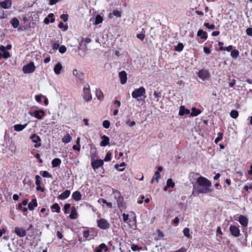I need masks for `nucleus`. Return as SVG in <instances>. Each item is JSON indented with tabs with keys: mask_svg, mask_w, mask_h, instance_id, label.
I'll return each mask as SVG.
<instances>
[{
	"mask_svg": "<svg viewBox=\"0 0 252 252\" xmlns=\"http://www.w3.org/2000/svg\"><path fill=\"white\" fill-rule=\"evenodd\" d=\"M196 182L200 187L202 192L204 193H210L213 192L211 182L205 177L200 176L196 180Z\"/></svg>",
	"mask_w": 252,
	"mask_h": 252,
	"instance_id": "f257e3e1",
	"label": "nucleus"
},
{
	"mask_svg": "<svg viewBox=\"0 0 252 252\" xmlns=\"http://www.w3.org/2000/svg\"><path fill=\"white\" fill-rule=\"evenodd\" d=\"M146 94V90L143 87H140L138 89H135L132 93L131 95L133 98L137 99L144 96Z\"/></svg>",
	"mask_w": 252,
	"mask_h": 252,
	"instance_id": "f03ea898",
	"label": "nucleus"
},
{
	"mask_svg": "<svg viewBox=\"0 0 252 252\" xmlns=\"http://www.w3.org/2000/svg\"><path fill=\"white\" fill-rule=\"evenodd\" d=\"M83 97L86 102L90 101L92 100V95L90 91V87L89 84H86L83 89Z\"/></svg>",
	"mask_w": 252,
	"mask_h": 252,
	"instance_id": "7ed1b4c3",
	"label": "nucleus"
},
{
	"mask_svg": "<svg viewBox=\"0 0 252 252\" xmlns=\"http://www.w3.org/2000/svg\"><path fill=\"white\" fill-rule=\"evenodd\" d=\"M114 196L117 201V205L119 208L123 206L124 197L119 191L117 190L113 192Z\"/></svg>",
	"mask_w": 252,
	"mask_h": 252,
	"instance_id": "20e7f679",
	"label": "nucleus"
},
{
	"mask_svg": "<svg viewBox=\"0 0 252 252\" xmlns=\"http://www.w3.org/2000/svg\"><path fill=\"white\" fill-rule=\"evenodd\" d=\"M35 67L33 63L31 62L23 67V71L25 73H32L35 70Z\"/></svg>",
	"mask_w": 252,
	"mask_h": 252,
	"instance_id": "39448f33",
	"label": "nucleus"
},
{
	"mask_svg": "<svg viewBox=\"0 0 252 252\" xmlns=\"http://www.w3.org/2000/svg\"><path fill=\"white\" fill-rule=\"evenodd\" d=\"M97 226L101 229H107L109 227L110 224L106 220L101 219L97 221Z\"/></svg>",
	"mask_w": 252,
	"mask_h": 252,
	"instance_id": "423d86ee",
	"label": "nucleus"
},
{
	"mask_svg": "<svg viewBox=\"0 0 252 252\" xmlns=\"http://www.w3.org/2000/svg\"><path fill=\"white\" fill-rule=\"evenodd\" d=\"M210 73L208 70L204 69L200 70L198 73V77L202 80H205L210 77Z\"/></svg>",
	"mask_w": 252,
	"mask_h": 252,
	"instance_id": "0eeeda50",
	"label": "nucleus"
},
{
	"mask_svg": "<svg viewBox=\"0 0 252 252\" xmlns=\"http://www.w3.org/2000/svg\"><path fill=\"white\" fill-rule=\"evenodd\" d=\"M29 114L32 116H34L39 120L42 119V117L45 115V112L42 110H35L33 112H30Z\"/></svg>",
	"mask_w": 252,
	"mask_h": 252,
	"instance_id": "6e6552de",
	"label": "nucleus"
},
{
	"mask_svg": "<svg viewBox=\"0 0 252 252\" xmlns=\"http://www.w3.org/2000/svg\"><path fill=\"white\" fill-rule=\"evenodd\" d=\"M92 166L94 170L98 168L103 164V160L101 159H92L91 162Z\"/></svg>",
	"mask_w": 252,
	"mask_h": 252,
	"instance_id": "1a4fd4ad",
	"label": "nucleus"
},
{
	"mask_svg": "<svg viewBox=\"0 0 252 252\" xmlns=\"http://www.w3.org/2000/svg\"><path fill=\"white\" fill-rule=\"evenodd\" d=\"M14 232L19 237H23L27 234L26 231L23 228L16 227L14 229Z\"/></svg>",
	"mask_w": 252,
	"mask_h": 252,
	"instance_id": "9d476101",
	"label": "nucleus"
},
{
	"mask_svg": "<svg viewBox=\"0 0 252 252\" xmlns=\"http://www.w3.org/2000/svg\"><path fill=\"white\" fill-rule=\"evenodd\" d=\"M231 234L234 237H238L240 235V230L238 227L236 226L231 225L229 228Z\"/></svg>",
	"mask_w": 252,
	"mask_h": 252,
	"instance_id": "9b49d317",
	"label": "nucleus"
},
{
	"mask_svg": "<svg viewBox=\"0 0 252 252\" xmlns=\"http://www.w3.org/2000/svg\"><path fill=\"white\" fill-rule=\"evenodd\" d=\"M119 76L120 79V82L122 84H125L127 80V74L126 71H122L119 72Z\"/></svg>",
	"mask_w": 252,
	"mask_h": 252,
	"instance_id": "f8f14e48",
	"label": "nucleus"
},
{
	"mask_svg": "<svg viewBox=\"0 0 252 252\" xmlns=\"http://www.w3.org/2000/svg\"><path fill=\"white\" fill-rule=\"evenodd\" d=\"M11 5L12 2L10 0H5L0 2V6L4 9H8Z\"/></svg>",
	"mask_w": 252,
	"mask_h": 252,
	"instance_id": "ddd939ff",
	"label": "nucleus"
},
{
	"mask_svg": "<svg viewBox=\"0 0 252 252\" xmlns=\"http://www.w3.org/2000/svg\"><path fill=\"white\" fill-rule=\"evenodd\" d=\"M73 75L75 76L79 80L82 81L83 78L84 74L80 71L74 69L72 71Z\"/></svg>",
	"mask_w": 252,
	"mask_h": 252,
	"instance_id": "4468645a",
	"label": "nucleus"
},
{
	"mask_svg": "<svg viewBox=\"0 0 252 252\" xmlns=\"http://www.w3.org/2000/svg\"><path fill=\"white\" fill-rule=\"evenodd\" d=\"M238 221H239L240 224L244 226H247L248 225V220L246 217L243 215L239 216Z\"/></svg>",
	"mask_w": 252,
	"mask_h": 252,
	"instance_id": "2eb2a0df",
	"label": "nucleus"
},
{
	"mask_svg": "<svg viewBox=\"0 0 252 252\" xmlns=\"http://www.w3.org/2000/svg\"><path fill=\"white\" fill-rule=\"evenodd\" d=\"M190 113V111L185 108L184 106H181L179 109V115L180 116H183L185 114H189Z\"/></svg>",
	"mask_w": 252,
	"mask_h": 252,
	"instance_id": "dca6fc26",
	"label": "nucleus"
},
{
	"mask_svg": "<svg viewBox=\"0 0 252 252\" xmlns=\"http://www.w3.org/2000/svg\"><path fill=\"white\" fill-rule=\"evenodd\" d=\"M62 69L63 66L60 63H58L54 68V71L56 75L60 74Z\"/></svg>",
	"mask_w": 252,
	"mask_h": 252,
	"instance_id": "f3484780",
	"label": "nucleus"
},
{
	"mask_svg": "<svg viewBox=\"0 0 252 252\" xmlns=\"http://www.w3.org/2000/svg\"><path fill=\"white\" fill-rule=\"evenodd\" d=\"M37 206V203L35 198L32 199V201L28 204V208L30 210L32 211Z\"/></svg>",
	"mask_w": 252,
	"mask_h": 252,
	"instance_id": "a211bd4d",
	"label": "nucleus"
},
{
	"mask_svg": "<svg viewBox=\"0 0 252 252\" xmlns=\"http://www.w3.org/2000/svg\"><path fill=\"white\" fill-rule=\"evenodd\" d=\"M103 17L101 16L100 15H97L94 19H91V21L93 22H94V24L96 25L101 23L103 21Z\"/></svg>",
	"mask_w": 252,
	"mask_h": 252,
	"instance_id": "6ab92c4d",
	"label": "nucleus"
},
{
	"mask_svg": "<svg viewBox=\"0 0 252 252\" xmlns=\"http://www.w3.org/2000/svg\"><path fill=\"white\" fill-rule=\"evenodd\" d=\"M102 140L100 142V146L102 147H104L107 146L109 143V139L108 137L106 136V135H103L102 136Z\"/></svg>",
	"mask_w": 252,
	"mask_h": 252,
	"instance_id": "aec40b11",
	"label": "nucleus"
},
{
	"mask_svg": "<svg viewBox=\"0 0 252 252\" xmlns=\"http://www.w3.org/2000/svg\"><path fill=\"white\" fill-rule=\"evenodd\" d=\"M28 124H26L25 125H22L20 124H17L14 126L13 127L15 131H21L23 130L27 126Z\"/></svg>",
	"mask_w": 252,
	"mask_h": 252,
	"instance_id": "412c9836",
	"label": "nucleus"
},
{
	"mask_svg": "<svg viewBox=\"0 0 252 252\" xmlns=\"http://www.w3.org/2000/svg\"><path fill=\"white\" fill-rule=\"evenodd\" d=\"M70 194V191L68 190H66L59 195V198L60 199L64 200L68 198Z\"/></svg>",
	"mask_w": 252,
	"mask_h": 252,
	"instance_id": "4be33fe9",
	"label": "nucleus"
},
{
	"mask_svg": "<svg viewBox=\"0 0 252 252\" xmlns=\"http://www.w3.org/2000/svg\"><path fill=\"white\" fill-rule=\"evenodd\" d=\"M53 16H54V14L53 13H50L48 15V17H46L44 20V23L45 24H48L49 23V22H50V20H49V19L50 18L51 20H50V22L51 23H53L55 21V19L53 18Z\"/></svg>",
	"mask_w": 252,
	"mask_h": 252,
	"instance_id": "5701e85b",
	"label": "nucleus"
},
{
	"mask_svg": "<svg viewBox=\"0 0 252 252\" xmlns=\"http://www.w3.org/2000/svg\"><path fill=\"white\" fill-rule=\"evenodd\" d=\"M82 195L80 192L78 191H76L74 192L72 194V198L73 199H74L75 201H79L81 199Z\"/></svg>",
	"mask_w": 252,
	"mask_h": 252,
	"instance_id": "b1692460",
	"label": "nucleus"
},
{
	"mask_svg": "<svg viewBox=\"0 0 252 252\" xmlns=\"http://www.w3.org/2000/svg\"><path fill=\"white\" fill-rule=\"evenodd\" d=\"M197 35L200 36L203 39H206L207 38L206 32L203 31L202 30H199L198 31Z\"/></svg>",
	"mask_w": 252,
	"mask_h": 252,
	"instance_id": "393cba45",
	"label": "nucleus"
},
{
	"mask_svg": "<svg viewBox=\"0 0 252 252\" xmlns=\"http://www.w3.org/2000/svg\"><path fill=\"white\" fill-rule=\"evenodd\" d=\"M10 24L14 28H17L19 25V21L16 18L14 17L11 20Z\"/></svg>",
	"mask_w": 252,
	"mask_h": 252,
	"instance_id": "a878e982",
	"label": "nucleus"
},
{
	"mask_svg": "<svg viewBox=\"0 0 252 252\" xmlns=\"http://www.w3.org/2000/svg\"><path fill=\"white\" fill-rule=\"evenodd\" d=\"M72 139V137L69 135V134H66L62 138L63 142L64 143H68L71 141Z\"/></svg>",
	"mask_w": 252,
	"mask_h": 252,
	"instance_id": "bb28decb",
	"label": "nucleus"
},
{
	"mask_svg": "<svg viewBox=\"0 0 252 252\" xmlns=\"http://www.w3.org/2000/svg\"><path fill=\"white\" fill-rule=\"evenodd\" d=\"M95 94L96 96L99 100H102L104 97L103 93L99 89H96Z\"/></svg>",
	"mask_w": 252,
	"mask_h": 252,
	"instance_id": "cd10ccee",
	"label": "nucleus"
},
{
	"mask_svg": "<svg viewBox=\"0 0 252 252\" xmlns=\"http://www.w3.org/2000/svg\"><path fill=\"white\" fill-rule=\"evenodd\" d=\"M201 113V111L195 107H192L190 115L193 117L197 116Z\"/></svg>",
	"mask_w": 252,
	"mask_h": 252,
	"instance_id": "c85d7f7f",
	"label": "nucleus"
},
{
	"mask_svg": "<svg viewBox=\"0 0 252 252\" xmlns=\"http://www.w3.org/2000/svg\"><path fill=\"white\" fill-rule=\"evenodd\" d=\"M30 138L32 140V141L35 143H38L41 140L39 136L36 135L35 134H32Z\"/></svg>",
	"mask_w": 252,
	"mask_h": 252,
	"instance_id": "c756f323",
	"label": "nucleus"
},
{
	"mask_svg": "<svg viewBox=\"0 0 252 252\" xmlns=\"http://www.w3.org/2000/svg\"><path fill=\"white\" fill-rule=\"evenodd\" d=\"M61 163V159L58 158H56L52 161V164L53 167H56L59 166Z\"/></svg>",
	"mask_w": 252,
	"mask_h": 252,
	"instance_id": "7c9ffc66",
	"label": "nucleus"
},
{
	"mask_svg": "<svg viewBox=\"0 0 252 252\" xmlns=\"http://www.w3.org/2000/svg\"><path fill=\"white\" fill-rule=\"evenodd\" d=\"M69 218L71 219H75L77 218V212L74 207L71 208V212L69 215Z\"/></svg>",
	"mask_w": 252,
	"mask_h": 252,
	"instance_id": "2f4dec72",
	"label": "nucleus"
},
{
	"mask_svg": "<svg viewBox=\"0 0 252 252\" xmlns=\"http://www.w3.org/2000/svg\"><path fill=\"white\" fill-rule=\"evenodd\" d=\"M102 250H104L105 252H107L108 251L107 247L104 243L101 244L99 245V248L96 250V252H101Z\"/></svg>",
	"mask_w": 252,
	"mask_h": 252,
	"instance_id": "473e14b6",
	"label": "nucleus"
},
{
	"mask_svg": "<svg viewBox=\"0 0 252 252\" xmlns=\"http://www.w3.org/2000/svg\"><path fill=\"white\" fill-rule=\"evenodd\" d=\"M12 48V46L10 44H8L6 46H4L3 45H1L0 46V51H5L6 50H10Z\"/></svg>",
	"mask_w": 252,
	"mask_h": 252,
	"instance_id": "72a5a7b5",
	"label": "nucleus"
},
{
	"mask_svg": "<svg viewBox=\"0 0 252 252\" xmlns=\"http://www.w3.org/2000/svg\"><path fill=\"white\" fill-rule=\"evenodd\" d=\"M200 193H203L202 192L201 189H196L195 187L194 186L192 194L194 196H198Z\"/></svg>",
	"mask_w": 252,
	"mask_h": 252,
	"instance_id": "f704fd0d",
	"label": "nucleus"
},
{
	"mask_svg": "<svg viewBox=\"0 0 252 252\" xmlns=\"http://www.w3.org/2000/svg\"><path fill=\"white\" fill-rule=\"evenodd\" d=\"M183 233L184 236L188 237V238H189L191 237L190 234L189 233V228L186 227L183 230Z\"/></svg>",
	"mask_w": 252,
	"mask_h": 252,
	"instance_id": "c9c22d12",
	"label": "nucleus"
},
{
	"mask_svg": "<svg viewBox=\"0 0 252 252\" xmlns=\"http://www.w3.org/2000/svg\"><path fill=\"white\" fill-rule=\"evenodd\" d=\"M239 52L237 50H232L231 51V54H230L231 56L234 58H237L239 56Z\"/></svg>",
	"mask_w": 252,
	"mask_h": 252,
	"instance_id": "e433bc0d",
	"label": "nucleus"
},
{
	"mask_svg": "<svg viewBox=\"0 0 252 252\" xmlns=\"http://www.w3.org/2000/svg\"><path fill=\"white\" fill-rule=\"evenodd\" d=\"M184 48V45L182 43H179L178 44L177 46H176L175 48V50L176 51L181 52L183 50Z\"/></svg>",
	"mask_w": 252,
	"mask_h": 252,
	"instance_id": "4c0bfd02",
	"label": "nucleus"
},
{
	"mask_svg": "<svg viewBox=\"0 0 252 252\" xmlns=\"http://www.w3.org/2000/svg\"><path fill=\"white\" fill-rule=\"evenodd\" d=\"M166 185L167 186V187L173 188L175 186V184L173 182V180L172 179H169L167 181Z\"/></svg>",
	"mask_w": 252,
	"mask_h": 252,
	"instance_id": "58836bf2",
	"label": "nucleus"
},
{
	"mask_svg": "<svg viewBox=\"0 0 252 252\" xmlns=\"http://www.w3.org/2000/svg\"><path fill=\"white\" fill-rule=\"evenodd\" d=\"M154 96L156 101H158L159 98L161 97V93L160 92L155 91L154 93Z\"/></svg>",
	"mask_w": 252,
	"mask_h": 252,
	"instance_id": "ea45409f",
	"label": "nucleus"
},
{
	"mask_svg": "<svg viewBox=\"0 0 252 252\" xmlns=\"http://www.w3.org/2000/svg\"><path fill=\"white\" fill-rule=\"evenodd\" d=\"M51 208L53 210H55L57 213H59L60 211V207L57 203L53 204Z\"/></svg>",
	"mask_w": 252,
	"mask_h": 252,
	"instance_id": "a19ab883",
	"label": "nucleus"
},
{
	"mask_svg": "<svg viewBox=\"0 0 252 252\" xmlns=\"http://www.w3.org/2000/svg\"><path fill=\"white\" fill-rule=\"evenodd\" d=\"M230 116L232 118L236 119L238 116V112L236 110H232L230 112Z\"/></svg>",
	"mask_w": 252,
	"mask_h": 252,
	"instance_id": "79ce46f5",
	"label": "nucleus"
},
{
	"mask_svg": "<svg viewBox=\"0 0 252 252\" xmlns=\"http://www.w3.org/2000/svg\"><path fill=\"white\" fill-rule=\"evenodd\" d=\"M1 52L2 56H3V58L6 59H8V58L10 57L11 55H10L9 52H8V51L5 50V51H1Z\"/></svg>",
	"mask_w": 252,
	"mask_h": 252,
	"instance_id": "37998d69",
	"label": "nucleus"
},
{
	"mask_svg": "<svg viewBox=\"0 0 252 252\" xmlns=\"http://www.w3.org/2000/svg\"><path fill=\"white\" fill-rule=\"evenodd\" d=\"M204 26L209 29L214 30L216 28L214 24L210 25L208 23H205Z\"/></svg>",
	"mask_w": 252,
	"mask_h": 252,
	"instance_id": "c03bdc74",
	"label": "nucleus"
},
{
	"mask_svg": "<svg viewBox=\"0 0 252 252\" xmlns=\"http://www.w3.org/2000/svg\"><path fill=\"white\" fill-rule=\"evenodd\" d=\"M43 177L45 178H51L52 177L51 174H50L48 172L46 171H43L42 174H40Z\"/></svg>",
	"mask_w": 252,
	"mask_h": 252,
	"instance_id": "a18cd8bd",
	"label": "nucleus"
},
{
	"mask_svg": "<svg viewBox=\"0 0 252 252\" xmlns=\"http://www.w3.org/2000/svg\"><path fill=\"white\" fill-rule=\"evenodd\" d=\"M153 178L157 181V182H158V180L160 178V173H158V171H156L155 172V175Z\"/></svg>",
	"mask_w": 252,
	"mask_h": 252,
	"instance_id": "49530a36",
	"label": "nucleus"
},
{
	"mask_svg": "<svg viewBox=\"0 0 252 252\" xmlns=\"http://www.w3.org/2000/svg\"><path fill=\"white\" fill-rule=\"evenodd\" d=\"M59 51L60 53H61V54H63L66 52V48L65 47V46L62 45V46H60Z\"/></svg>",
	"mask_w": 252,
	"mask_h": 252,
	"instance_id": "de8ad7c7",
	"label": "nucleus"
},
{
	"mask_svg": "<svg viewBox=\"0 0 252 252\" xmlns=\"http://www.w3.org/2000/svg\"><path fill=\"white\" fill-rule=\"evenodd\" d=\"M222 139V133H220V132H219L218 134V137L215 139V142L216 143H217L218 142L220 141Z\"/></svg>",
	"mask_w": 252,
	"mask_h": 252,
	"instance_id": "09e8293b",
	"label": "nucleus"
},
{
	"mask_svg": "<svg viewBox=\"0 0 252 252\" xmlns=\"http://www.w3.org/2000/svg\"><path fill=\"white\" fill-rule=\"evenodd\" d=\"M102 125L105 128H108L110 127V123L109 121L105 120L103 122Z\"/></svg>",
	"mask_w": 252,
	"mask_h": 252,
	"instance_id": "8fccbe9b",
	"label": "nucleus"
},
{
	"mask_svg": "<svg viewBox=\"0 0 252 252\" xmlns=\"http://www.w3.org/2000/svg\"><path fill=\"white\" fill-rule=\"evenodd\" d=\"M126 123L129 126H132L135 125V122L134 121H131L130 119L127 120Z\"/></svg>",
	"mask_w": 252,
	"mask_h": 252,
	"instance_id": "3c124183",
	"label": "nucleus"
},
{
	"mask_svg": "<svg viewBox=\"0 0 252 252\" xmlns=\"http://www.w3.org/2000/svg\"><path fill=\"white\" fill-rule=\"evenodd\" d=\"M111 154L110 152H108L104 159L105 161H108L111 160Z\"/></svg>",
	"mask_w": 252,
	"mask_h": 252,
	"instance_id": "603ef678",
	"label": "nucleus"
},
{
	"mask_svg": "<svg viewBox=\"0 0 252 252\" xmlns=\"http://www.w3.org/2000/svg\"><path fill=\"white\" fill-rule=\"evenodd\" d=\"M35 179H36L35 184L36 186H39V185H40L41 184V181H40L41 178L39 175H36L35 176Z\"/></svg>",
	"mask_w": 252,
	"mask_h": 252,
	"instance_id": "864d4df0",
	"label": "nucleus"
},
{
	"mask_svg": "<svg viewBox=\"0 0 252 252\" xmlns=\"http://www.w3.org/2000/svg\"><path fill=\"white\" fill-rule=\"evenodd\" d=\"M113 14L117 17H120L121 16V12L118 10H114Z\"/></svg>",
	"mask_w": 252,
	"mask_h": 252,
	"instance_id": "5fc2aeb1",
	"label": "nucleus"
},
{
	"mask_svg": "<svg viewBox=\"0 0 252 252\" xmlns=\"http://www.w3.org/2000/svg\"><path fill=\"white\" fill-rule=\"evenodd\" d=\"M129 216H130L132 218L134 219V220L133 221L132 223H133V224H135L136 218H135V213H133V212H130L129 213Z\"/></svg>",
	"mask_w": 252,
	"mask_h": 252,
	"instance_id": "6e6d98bb",
	"label": "nucleus"
},
{
	"mask_svg": "<svg viewBox=\"0 0 252 252\" xmlns=\"http://www.w3.org/2000/svg\"><path fill=\"white\" fill-rule=\"evenodd\" d=\"M123 219V220L126 222L128 220L129 218V215L128 214H126L125 213H123L122 214Z\"/></svg>",
	"mask_w": 252,
	"mask_h": 252,
	"instance_id": "4d7b16f0",
	"label": "nucleus"
},
{
	"mask_svg": "<svg viewBox=\"0 0 252 252\" xmlns=\"http://www.w3.org/2000/svg\"><path fill=\"white\" fill-rule=\"evenodd\" d=\"M6 15L4 13V12L1 9H0V19H3L6 17Z\"/></svg>",
	"mask_w": 252,
	"mask_h": 252,
	"instance_id": "13d9d810",
	"label": "nucleus"
},
{
	"mask_svg": "<svg viewBox=\"0 0 252 252\" xmlns=\"http://www.w3.org/2000/svg\"><path fill=\"white\" fill-rule=\"evenodd\" d=\"M61 18L64 21L66 22L68 20V15L67 14H62L61 16Z\"/></svg>",
	"mask_w": 252,
	"mask_h": 252,
	"instance_id": "bf43d9fd",
	"label": "nucleus"
},
{
	"mask_svg": "<svg viewBox=\"0 0 252 252\" xmlns=\"http://www.w3.org/2000/svg\"><path fill=\"white\" fill-rule=\"evenodd\" d=\"M70 204H66L64 206V210L65 213H67V211L70 209Z\"/></svg>",
	"mask_w": 252,
	"mask_h": 252,
	"instance_id": "052dcab7",
	"label": "nucleus"
},
{
	"mask_svg": "<svg viewBox=\"0 0 252 252\" xmlns=\"http://www.w3.org/2000/svg\"><path fill=\"white\" fill-rule=\"evenodd\" d=\"M58 27L60 28H62L63 27H64L65 31L67 30V29L68 28L67 26H64V24H63V23L62 22H60V23L59 24Z\"/></svg>",
	"mask_w": 252,
	"mask_h": 252,
	"instance_id": "680f3d73",
	"label": "nucleus"
},
{
	"mask_svg": "<svg viewBox=\"0 0 252 252\" xmlns=\"http://www.w3.org/2000/svg\"><path fill=\"white\" fill-rule=\"evenodd\" d=\"M246 33L248 35L252 36V28H249L246 30Z\"/></svg>",
	"mask_w": 252,
	"mask_h": 252,
	"instance_id": "e2e57ef3",
	"label": "nucleus"
},
{
	"mask_svg": "<svg viewBox=\"0 0 252 252\" xmlns=\"http://www.w3.org/2000/svg\"><path fill=\"white\" fill-rule=\"evenodd\" d=\"M141 248H139L137 245H135L134 244L132 245L131 246V250L133 251H136L138 250H140Z\"/></svg>",
	"mask_w": 252,
	"mask_h": 252,
	"instance_id": "0e129e2a",
	"label": "nucleus"
},
{
	"mask_svg": "<svg viewBox=\"0 0 252 252\" xmlns=\"http://www.w3.org/2000/svg\"><path fill=\"white\" fill-rule=\"evenodd\" d=\"M137 37L141 40H143L145 38V35L143 33H139L137 35Z\"/></svg>",
	"mask_w": 252,
	"mask_h": 252,
	"instance_id": "69168bd1",
	"label": "nucleus"
},
{
	"mask_svg": "<svg viewBox=\"0 0 252 252\" xmlns=\"http://www.w3.org/2000/svg\"><path fill=\"white\" fill-rule=\"evenodd\" d=\"M43 95L42 94L37 95L35 96V100L38 102H40L41 101V97Z\"/></svg>",
	"mask_w": 252,
	"mask_h": 252,
	"instance_id": "338daca9",
	"label": "nucleus"
},
{
	"mask_svg": "<svg viewBox=\"0 0 252 252\" xmlns=\"http://www.w3.org/2000/svg\"><path fill=\"white\" fill-rule=\"evenodd\" d=\"M89 236V231L88 230H85L83 232V236L85 238H88Z\"/></svg>",
	"mask_w": 252,
	"mask_h": 252,
	"instance_id": "774afa93",
	"label": "nucleus"
}]
</instances>
